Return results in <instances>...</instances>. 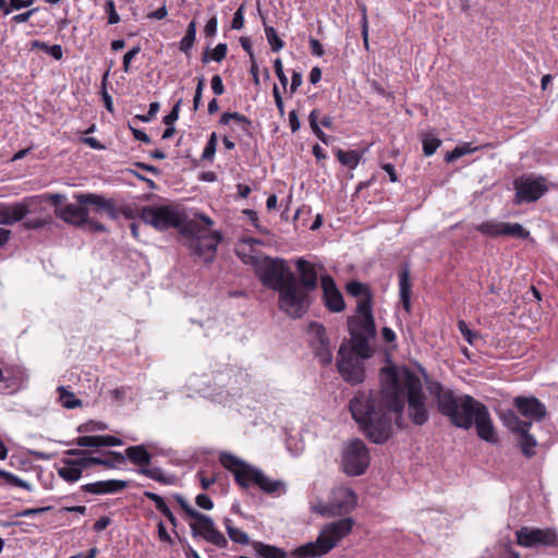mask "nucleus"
<instances>
[{
  "instance_id": "obj_1",
  "label": "nucleus",
  "mask_w": 558,
  "mask_h": 558,
  "mask_svg": "<svg viewBox=\"0 0 558 558\" xmlns=\"http://www.w3.org/2000/svg\"><path fill=\"white\" fill-rule=\"evenodd\" d=\"M384 383L379 391H357L349 409L363 434L375 444L386 442L392 430V413L400 414L408 401V413L413 424L422 426L428 418L426 396L420 378L404 368L402 379L395 367L383 368Z\"/></svg>"
},
{
  "instance_id": "obj_2",
  "label": "nucleus",
  "mask_w": 558,
  "mask_h": 558,
  "mask_svg": "<svg viewBox=\"0 0 558 558\" xmlns=\"http://www.w3.org/2000/svg\"><path fill=\"white\" fill-rule=\"evenodd\" d=\"M141 219L159 231L178 229L186 239L185 245L191 254L206 264L214 262L217 247L223 240L220 231H210L214 220L202 213L189 218L184 210L171 205L145 206L141 211Z\"/></svg>"
},
{
  "instance_id": "obj_3",
  "label": "nucleus",
  "mask_w": 558,
  "mask_h": 558,
  "mask_svg": "<svg viewBox=\"0 0 558 558\" xmlns=\"http://www.w3.org/2000/svg\"><path fill=\"white\" fill-rule=\"evenodd\" d=\"M426 389L435 399L437 410L459 428L469 430L473 425L477 436L489 444L498 442V435L487 407L470 395L457 396L440 381L426 379Z\"/></svg>"
},
{
  "instance_id": "obj_4",
  "label": "nucleus",
  "mask_w": 558,
  "mask_h": 558,
  "mask_svg": "<svg viewBox=\"0 0 558 558\" xmlns=\"http://www.w3.org/2000/svg\"><path fill=\"white\" fill-rule=\"evenodd\" d=\"M426 389L435 399L437 410L459 428L469 430L473 425L477 436L489 444L498 442V435L487 407L470 395L457 396L440 381L426 379Z\"/></svg>"
},
{
  "instance_id": "obj_5",
  "label": "nucleus",
  "mask_w": 558,
  "mask_h": 558,
  "mask_svg": "<svg viewBox=\"0 0 558 558\" xmlns=\"http://www.w3.org/2000/svg\"><path fill=\"white\" fill-rule=\"evenodd\" d=\"M126 458L135 465L147 468L151 462V454L143 445L130 446L125 449V453L117 451H107L105 458L87 456L80 450L72 449V483L78 481L83 471L94 465H104L107 469H114L124 464Z\"/></svg>"
},
{
  "instance_id": "obj_6",
  "label": "nucleus",
  "mask_w": 558,
  "mask_h": 558,
  "mask_svg": "<svg viewBox=\"0 0 558 558\" xmlns=\"http://www.w3.org/2000/svg\"><path fill=\"white\" fill-rule=\"evenodd\" d=\"M221 465L230 471L235 483L242 488L254 485L268 495H282L287 492L286 484L280 480H271L259 469H256L232 453L223 452L219 457Z\"/></svg>"
},
{
  "instance_id": "obj_7",
  "label": "nucleus",
  "mask_w": 558,
  "mask_h": 558,
  "mask_svg": "<svg viewBox=\"0 0 558 558\" xmlns=\"http://www.w3.org/2000/svg\"><path fill=\"white\" fill-rule=\"evenodd\" d=\"M173 499L184 514L191 519L189 526L194 538L201 537L218 548H226L228 546V539L217 529L211 517L195 510L180 494L173 495Z\"/></svg>"
},
{
  "instance_id": "obj_8",
  "label": "nucleus",
  "mask_w": 558,
  "mask_h": 558,
  "mask_svg": "<svg viewBox=\"0 0 558 558\" xmlns=\"http://www.w3.org/2000/svg\"><path fill=\"white\" fill-rule=\"evenodd\" d=\"M80 206L72 205V226H77L89 232H104L105 226L88 217L86 205L95 206L97 211H105L110 218H116V209L110 201L96 194H74Z\"/></svg>"
},
{
  "instance_id": "obj_9",
  "label": "nucleus",
  "mask_w": 558,
  "mask_h": 558,
  "mask_svg": "<svg viewBox=\"0 0 558 558\" xmlns=\"http://www.w3.org/2000/svg\"><path fill=\"white\" fill-rule=\"evenodd\" d=\"M345 290L350 295L357 298L356 312L361 315L360 318L355 320L365 336L375 337L376 325L372 310L373 294L371 289L365 283L353 280L347 283Z\"/></svg>"
},
{
  "instance_id": "obj_10",
  "label": "nucleus",
  "mask_w": 558,
  "mask_h": 558,
  "mask_svg": "<svg viewBox=\"0 0 558 558\" xmlns=\"http://www.w3.org/2000/svg\"><path fill=\"white\" fill-rule=\"evenodd\" d=\"M310 292L299 287L296 278L290 277L289 283L278 291V305L280 311L289 317L301 318L310 308Z\"/></svg>"
},
{
  "instance_id": "obj_11",
  "label": "nucleus",
  "mask_w": 558,
  "mask_h": 558,
  "mask_svg": "<svg viewBox=\"0 0 558 558\" xmlns=\"http://www.w3.org/2000/svg\"><path fill=\"white\" fill-rule=\"evenodd\" d=\"M357 502L355 493L345 487L332 490L330 499L317 501L312 506V511L325 518L342 517L352 512Z\"/></svg>"
},
{
  "instance_id": "obj_12",
  "label": "nucleus",
  "mask_w": 558,
  "mask_h": 558,
  "mask_svg": "<svg viewBox=\"0 0 558 558\" xmlns=\"http://www.w3.org/2000/svg\"><path fill=\"white\" fill-rule=\"evenodd\" d=\"M369 460V452L363 440L355 438L343 446L341 468L347 475H362L368 468Z\"/></svg>"
},
{
  "instance_id": "obj_13",
  "label": "nucleus",
  "mask_w": 558,
  "mask_h": 558,
  "mask_svg": "<svg viewBox=\"0 0 558 558\" xmlns=\"http://www.w3.org/2000/svg\"><path fill=\"white\" fill-rule=\"evenodd\" d=\"M258 276L264 286L277 292L289 283L290 277H295L280 258H266L258 270Z\"/></svg>"
},
{
  "instance_id": "obj_14",
  "label": "nucleus",
  "mask_w": 558,
  "mask_h": 558,
  "mask_svg": "<svg viewBox=\"0 0 558 558\" xmlns=\"http://www.w3.org/2000/svg\"><path fill=\"white\" fill-rule=\"evenodd\" d=\"M517 544L525 548H558V533L553 527L539 529L522 526L515 532Z\"/></svg>"
},
{
  "instance_id": "obj_15",
  "label": "nucleus",
  "mask_w": 558,
  "mask_h": 558,
  "mask_svg": "<svg viewBox=\"0 0 558 558\" xmlns=\"http://www.w3.org/2000/svg\"><path fill=\"white\" fill-rule=\"evenodd\" d=\"M337 368L341 377L352 385L363 383L365 379L363 360L348 354V348L345 344L340 345Z\"/></svg>"
},
{
  "instance_id": "obj_16",
  "label": "nucleus",
  "mask_w": 558,
  "mask_h": 558,
  "mask_svg": "<svg viewBox=\"0 0 558 558\" xmlns=\"http://www.w3.org/2000/svg\"><path fill=\"white\" fill-rule=\"evenodd\" d=\"M353 526L352 518H342L323 525L318 537L319 543L324 544L325 551H331L340 541L352 532Z\"/></svg>"
},
{
  "instance_id": "obj_17",
  "label": "nucleus",
  "mask_w": 558,
  "mask_h": 558,
  "mask_svg": "<svg viewBox=\"0 0 558 558\" xmlns=\"http://www.w3.org/2000/svg\"><path fill=\"white\" fill-rule=\"evenodd\" d=\"M517 203H531L539 199L546 192L545 179L542 177L521 175L513 181Z\"/></svg>"
},
{
  "instance_id": "obj_18",
  "label": "nucleus",
  "mask_w": 558,
  "mask_h": 558,
  "mask_svg": "<svg viewBox=\"0 0 558 558\" xmlns=\"http://www.w3.org/2000/svg\"><path fill=\"white\" fill-rule=\"evenodd\" d=\"M310 331L313 335L311 345L315 356L323 365H329L332 361V352L326 328L322 324L313 322L310 324Z\"/></svg>"
},
{
  "instance_id": "obj_19",
  "label": "nucleus",
  "mask_w": 558,
  "mask_h": 558,
  "mask_svg": "<svg viewBox=\"0 0 558 558\" xmlns=\"http://www.w3.org/2000/svg\"><path fill=\"white\" fill-rule=\"evenodd\" d=\"M323 289L324 305L332 313H340L345 308L343 296L336 286L335 280L329 275L320 277Z\"/></svg>"
},
{
  "instance_id": "obj_20",
  "label": "nucleus",
  "mask_w": 558,
  "mask_h": 558,
  "mask_svg": "<svg viewBox=\"0 0 558 558\" xmlns=\"http://www.w3.org/2000/svg\"><path fill=\"white\" fill-rule=\"evenodd\" d=\"M513 404L518 412L533 421H542L546 414V407L536 397H515Z\"/></svg>"
},
{
  "instance_id": "obj_21",
  "label": "nucleus",
  "mask_w": 558,
  "mask_h": 558,
  "mask_svg": "<svg viewBox=\"0 0 558 558\" xmlns=\"http://www.w3.org/2000/svg\"><path fill=\"white\" fill-rule=\"evenodd\" d=\"M29 199L22 203H0V225L12 226L21 221L29 211Z\"/></svg>"
},
{
  "instance_id": "obj_22",
  "label": "nucleus",
  "mask_w": 558,
  "mask_h": 558,
  "mask_svg": "<svg viewBox=\"0 0 558 558\" xmlns=\"http://www.w3.org/2000/svg\"><path fill=\"white\" fill-rule=\"evenodd\" d=\"M295 265L299 272V287L307 292L316 290L318 275L314 265L304 258H299Z\"/></svg>"
},
{
  "instance_id": "obj_23",
  "label": "nucleus",
  "mask_w": 558,
  "mask_h": 558,
  "mask_svg": "<svg viewBox=\"0 0 558 558\" xmlns=\"http://www.w3.org/2000/svg\"><path fill=\"white\" fill-rule=\"evenodd\" d=\"M128 487V482L122 480H106L98 481L95 483L85 484L81 487L82 492L105 495V494H117Z\"/></svg>"
},
{
  "instance_id": "obj_24",
  "label": "nucleus",
  "mask_w": 558,
  "mask_h": 558,
  "mask_svg": "<svg viewBox=\"0 0 558 558\" xmlns=\"http://www.w3.org/2000/svg\"><path fill=\"white\" fill-rule=\"evenodd\" d=\"M348 354L356 356L359 359H368L372 355L367 336L351 330V348L348 349Z\"/></svg>"
},
{
  "instance_id": "obj_25",
  "label": "nucleus",
  "mask_w": 558,
  "mask_h": 558,
  "mask_svg": "<svg viewBox=\"0 0 558 558\" xmlns=\"http://www.w3.org/2000/svg\"><path fill=\"white\" fill-rule=\"evenodd\" d=\"M144 496L147 499L151 500L155 504L156 509L167 518L169 523L172 525L173 533L175 534L178 539L181 543H183V539L180 537L179 533L175 530L178 526V520H177L175 515L173 514V512L171 511V509L166 504L165 499L161 496H159L158 494L148 492V490L144 492Z\"/></svg>"
},
{
  "instance_id": "obj_26",
  "label": "nucleus",
  "mask_w": 558,
  "mask_h": 558,
  "mask_svg": "<svg viewBox=\"0 0 558 558\" xmlns=\"http://www.w3.org/2000/svg\"><path fill=\"white\" fill-rule=\"evenodd\" d=\"M399 292L402 307L407 313L411 312V278L410 270L408 267L402 268L399 271Z\"/></svg>"
},
{
  "instance_id": "obj_27",
  "label": "nucleus",
  "mask_w": 558,
  "mask_h": 558,
  "mask_svg": "<svg viewBox=\"0 0 558 558\" xmlns=\"http://www.w3.org/2000/svg\"><path fill=\"white\" fill-rule=\"evenodd\" d=\"M326 554H328V551H325L324 544L319 543V537L317 536L315 542H310L296 547L291 553V556L293 558H316Z\"/></svg>"
},
{
  "instance_id": "obj_28",
  "label": "nucleus",
  "mask_w": 558,
  "mask_h": 558,
  "mask_svg": "<svg viewBox=\"0 0 558 558\" xmlns=\"http://www.w3.org/2000/svg\"><path fill=\"white\" fill-rule=\"evenodd\" d=\"M530 429L531 428H525L520 434H518L519 435L518 444H519L520 450H521L522 454L527 459H531L536 454L535 448L538 445L535 437L532 434H530Z\"/></svg>"
},
{
  "instance_id": "obj_29",
  "label": "nucleus",
  "mask_w": 558,
  "mask_h": 558,
  "mask_svg": "<svg viewBox=\"0 0 558 558\" xmlns=\"http://www.w3.org/2000/svg\"><path fill=\"white\" fill-rule=\"evenodd\" d=\"M256 554L262 558H287V553L277 546L264 544L262 542H253L252 544Z\"/></svg>"
},
{
  "instance_id": "obj_30",
  "label": "nucleus",
  "mask_w": 558,
  "mask_h": 558,
  "mask_svg": "<svg viewBox=\"0 0 558 558\" xmlns=\"http://www.w3.org/2000/svg\"><path fill=\"white\" fill-rule=\"evenodd\" d=\"M231 121L236 123L243 132H245V133L250 132V128L252 126V121L246 116H244L240 112H236V111L235 112H225L221 114V117L219 119V124L228 125Z\"/></svg>"
},
{
  "instance_id": "obj_31",
  "label": "nucleus",
  "mask_w": 558,
  "mask_h": 558,
  "mask_svg": "<svg viewBox=\"0 0 558 558\" xmlns=\"http://www.w3.org/2000/svg\"><path fill=\"white\" fill-rule=\"evenodd\" d=\"M502 236L517 240H532L530 231L519 222H504Z\"/></svg>"
},
{
  "instance_id": "obj_32",
  "label": "nucleus",
  "mask_w": 558,
  "mask_h": 558,
  "mask_svg": "<svg viewBox=\"0 0 558 558\" xmlns=\"http://www.w3.org/2000/svg\"><path fill=\"white\" fill-rule=\"evenodd\" d=\"M504 423L514 434H520L525 428L532 427L531 421L521 420L513 411L504 415Z\"/></svg>"
},
{
  "instance_id": "obj_33",
  "label": "nucleus",
  "mask_w": 558,
  "mask_h": 558,
  "mask_svg": "<svg viewBox=\"0 0 558 558\" xmlns=\"http://www.w3.org/2000/svg\"><path fill=\"white\" fill-rule=\"evenodd\" d=\"M196 41V22L193 20L189 23L185 35L180 40L179 49L186 56L191 54V50Z\"/></svg>"
},
{
  "instance_id": "obj_34",
  "label": "nucleus",
  "mask_w": 558,
  "mask_h": 558,
  "mask_svg": "<svg viewBox=\"0 0 558 558\" xmlns=\"http://www.w3.org/2000/svg\"><path fill=\"white\" fill-rule=\"evenodd\" d=\"M502 228L504 222L496 220H487L475 227L480 233L489 238L502 236Z\"/></svg>"
},
{
  "instance_id": "obj_35",
  "label": "nucleus",
  "mask_w": 558,
  "mask_h": 558,
  "mask_svg": "<svg viewBox=\"0 0 558 558\" xmlns=\"http://www.w3.org/2000/svg\"><path fill=\"white\" fill-rule=\"evenodd\" d=\"M228 52V46L225 43L218 44L213 50H209L208 48L202 53V62L204 64H207L209 61H216L221 62L226 57Z\"/></svg>"
},
{
  "instance_id": "obj_36",
  "label": "nucleus",
  "mask_w": 558,
  "mask_h": 558,
  "mask_svg": "<svg viewBox=\"0 0 558 558\" xmlns=\"http://www.w3.org/2000/svg\"><path fill=\"white\" fill-rule=\"evenodd\" d=\"M480 149L477 146H473L471 143H463L461 145L456 146L451 151H448L445 155L446 162H452L468 154L475 153Z\"/></svg>"
},
{
  "instance_id": "obj_37",
  "label": "nucleus",
  "mask_w": 558,
  "mask_h": 558,
  "mask_svg": "<svg viewBox=\"0 0 558 558\" xmlns=\"http://www.w3.org/2000/svg\"><path fill=\"white\" fill-rule=\"evenodd\" d=\"M265 35L271 50L278 52L284 47V41L278 36L276 29L272 26L266 24L265 17L262 15Z\"/></svg>"
},
{
  "instance_id": "obj_38",
  "label": "nucleus",
  "mask_w": 558,
  "mask_h": 558,
  "mask_svg": "<svg viewBox=\"0 0 558 558\" xmlns=\"http://www.w3.org/2000/svg\"><path fill=\"white\" fill-rule=\"evenodd\" d=\"M337 158L341 165L350 169H355L360 162V155L355 150L343 151L339 149L337 151Z\"/></svg>"
},
{
  "instance_id": "obj_39",
  "label": "nucleus",
  "mask_w": 558,
  "mask_h": 558,
  "mask_svg": "<svg viewBox=\"0 0 558 558\" xmlns=\"http://www.w3.org/2000/svg\"><path fill=\"white\" fill-rule=\"evenodd\" d=\"M423 153L429 157L440 147L441 141L438 137L425 134L422 137Z\"/></svg>"
},
{
  "instance_id": "obj_40",
  "label": "nucleus",
  "mask_w": 558,
  "mask_h": 558,
  "mask_svg": "<svg viewBox=\"0 0 558 558\" xmlns=\"http://www.w3.org/2000/svg\"><path fill=\"white\" fill-rule=\"evenodd\" d=\"M457 326L459 331L461 332V335L463 336L465 341H468L469 344L474 345L476 340L480 339L481 336L478 331L472 330L463 319L458 320Z\"/></svg>"
},
{
  "instance_id": "obj_41",
  "label": "nucleus",
  "mask_w": 558,
  "mask_h": 558,
  "mask_svg": "<svg viewBox=\"0 0 558 558\" xmlns=\"http://www.w3.org/2000/svg\"><path fill=\"white\" fill-rule=\"evenodd\" d=\"M140 473L160 483V484H170L171 481L167 478L160 468H143L140 469Z\"/></svg>"
},
{
  "instance_id": "obj_42",
  "label": "nucleus",
  "mask_w": 558,
  "mask_h": 558,
  "mask_svg": "<svg viewBox=\"0 0 558 558\" xmlns=\"http://www.w3.org/2000/svg\"><path fill=\"white\" fill-rule=\"evenodd\" d=\"M217 149V134L213 132L202 154V158L207 161H213Z\"/></svg>"
},
{
  "instance_id": "obj_43",
  "label": "nucleus",
  "mask_w": 558,
  "mask_h": 558,
  "mask_svg": "<svg viewBox=\"0 0 558 558\" xmlns=\"http://www.w3.org/2000/svg\"><path fill=\"white\" fill-rule=\"evenodd\" d=\"M0 477H3L11 485L22 487L27 490L32 489L29 483L4 470H0Z\"/></svg>"
},
{
  "instance_id": "obj_44",
  "label": "nucleus",
  "mask_w": 558,
  "mask_h": 558,
  "mask_svg": "<svg viewBox=\"0 0 558 558\" xmlns=\"http://www.w3.org/2000/svg\"><path fill=\"white\" fill-rule=\"evenodd\" d=\"M73 444L80 447H100V435L81 436L72 440V445Z\"/></svg>"
},
{
  "instance_id": "obj_45",
  "label": "nucleus",
  "mask_w": 558,
  "mask_h": 558,
  "mask_svg": "<svg viewBox=\"0 0 558 558\" xmlns=\"http://www.w3.org/2000/svg\"><path fill=\"white\" fill-rule=\"evenodd\" d=\"M36 47H39L44 52H46L47 54L51 56L53 59L56 60H59L62 58V48L60 45H52V46H49L47 44H44V43H37L35 41L34 44Z\"/></svg>"
},
{
  "instance_id": "obj_46",
  "label": "nucleus",
  "mask_w": 558,
  "mask_h": 558,
  "mask_svg": "<svg viewBox=\"0 0 558 558\" xmlns=\"http://www.w3.org/2000/svg\"><path fill=\"white\" fill-rule=\"evenodd\" d=\"M229 537L238 544L247 545L250 543L248 535L240 529H228Z\"/></svg>"
},
{
  "instance_id": "obj_47",
  "label": "nucleus",
  "mask_w": 558,
  "mask_h": 558,
  "mask_svg": "<svg viewBox=\"0 0 558 558\" xmlns=\"http://www.w3.org/2000/svg\"><path fill=\"white\" fill-rule=\"evenodd\" d=\"M108 428L107 424L102 422L89 421L85 424H82L77 427L80 433H89L95 430H106Z\"/></svg>"
},
{
  "instance_id": "obj_48",
  "label": "nucleus",
  "mask_w": 558,
  "mask_h": 558,
  "mask_svg": "<svg viewBox=\"0 0 558 558\" xmlns=\"http://www.w3.org/2000/svg\"><path fill=\"white\" fill-rule=\"evenodd\" d=\"M244 3H242L236 11L234 12L232 22H231V28L232 29H242L244 26Z\"/></svg>"
},
{
  "instance_id": "obj_49",
  "label": "nucleus",
  "mask_w": 558,
  "mask_h": 558,
  "mask_svg": "<svg viewBox=\"0 0 558 558\" xmlns=\"http://www.w3.org/2000/svg\"><path fill=\"white\" fill-rule=\"evenodd\" d=\"M105 12L108 14V23L117 24L120 22V16L116 11V4L113 0H108L105 4Z\"/></svg>"
},
{
  "instance_id": "obj_50",
  "label": "nucleus",
  "mask_w": 558,
  "mask_h": 558,
  "mask_svg": "<svg viewBox=\"0 0 558 558\" xmlns=\"http://www.w3.org/2000/svg\"><path fill=\"white\" fill-rule=\"evenodd\" d=\"M204 86H205V80L203 76H201L197 78V85H196L195 94H194V98H193L194 111L198 110V108L201 106Z\"/></svg>"
},
{
  "instance_id": "obj_51",
  "label": "nucleus",
  "mask_w": 558,
  "mask_h": 558,
  "mask_svg": "<svg viewBox=\"0 0 558 558\" xmlns=\"http://www.w3.org/2000/svg\"><path fill=\"white\" fill-rule=\"evenodd\" d=\"M141 52V46H134L130 49L123 57V71L125 73L130 72L132 60Z\"/></svg>"
},
{
  "instance_id": "obj_52",
  "label": "nucleus",
  "mask_w": 558,
  "mask_h": 558,
  "mask_svg": "<svg viewBox=\"0 0 558 558\" xmlns=\"http://www.w3.org/2000/svg\"><path fill=\"white\" fill-rule=\"evenodd\" d=\"M274 70H275V73H276L280 84L286 89L287 85H288V77H287V75L283 72V64H282V61H281L280 58H277L274 61Z\"/></svg>"
},
{
  "instance_id": "obj_53",
  "label": "nucleus",
  "mask_w": 558,
  "mask_h": 558,
  "mask_svg": "<svg viewBox=\"0 0 558 558\" xmlns=\"http://www.w3.org/2000/svg\"><path fill=\"white\" fill-rule=\"evenodd\" d=\"M196 477L199 480V485L203 490L209 489V487L217 481L215 475L207 476L205 471H198L196 473Z\"/></svg>"
},
{
  "instance_id": "obj_54",
  "label": "nucleus",
  "mask_w": 558,
  "mask_h": 558,
  "mask_svg": "<svg viewBox=\"0 0 558 558\" xmlns=\"http://www.w3.org/2000/svg\"><path fill=\"white\" fill-rule=\"evenodd\" d=\"M195 504L204 510H211L214 508V501L206 494H198L195 497Z\"/></svg>"
},
{
  "instance_id": "obj_55",
  "label": "nucleus",
  "mask_w": 558,
  "mask_h": 558,
  "mask_svg": "<svg viewBox=\"0 0 558 558\" xmlns=\"http://www.w3.org/2000/svg\"><path fill=\"white\" fill-rule=\"evenodd\" d=\"M182 100L180 99L172 108V110L163 117V123L166 125H173V123L179 119L180 106Z\"/></svg>"
},
{
  "instance_id": "obj_56",
  "label": "nucleus",
  "mask_w": 558,
  "mask_h": 558,
  "mask_svg": "<svg viewBox=\"0 0 558 558\" xmlns=\"http://www.w3.org/2000/svg\"><path fill=\"white\" fill-rule=\"evenodd\" d=\"M272 96H274V99H275V104H276V107L278 109V112L281 117L284 116V102H283V99H282V96H281V93L279 90V87L277 86V84L274 85L272 87Z\"/></svg>"
},
{
  "instance_id": "obj_57",
  "label": "nucleus",
  "mask_w": 558,
  "mask_h": 558,
  "mask_svg": "<svg viewBox=\"0 0 558 558\" xmlns=\"http://www.w3.org/2000/svg\"><path fill=\"white\" fill-rule=\"evenodd\" d=\"M157 532H158V538L162 543H167L169 545H173V539L171 535L168 533L165 523L162 521H159L157 524Z\"/></svg>"
},
{
  "instance_id": "obj_58",
  "label": "nucleus",
  "mask_w": 558,
  "mask_h": 558,
  "mask_svg": "<svg viewBox=\"0 0 558 558\" xmlns=\"http://www.w3.org/2000/svg\"><path fill=\"white\" fill-rule=\"evenodd\" d=\"M218 20L216 15H213L204 27V34L206 37H213L217 33Z\"/></svg>"
},
{
  "instance_id": "obj_59",
  "label": "nucleus",
  "mask_w": 558,
  "mask_h": 558,
  "mask_svg": "<svg viewBox=\"0 0 558 558\" xmlns=\"http://www.w3.org/2000/svg\"><path fill=\"white\" fill-rule=\"evenodd\" d=\"M211 89L216 96H221L225 93V85L220 75L216 74L211 77Z\"/></svg>"
},
{
  "instance_id": "obj_60",
  "label": "nucleus",
  "mask_w": 558,
  "mask_h": 558,
  "mask_svg": "<svg viewBox=\"0 0 558 558\" xmlns=\"http://www.w3.org/2000/svg\"><path fill=\"white\" fill-rule=\"evenodd\" d=\"M122 444V440L116 436L100 435V447L121 446Z\"/></svg>"
},
{
  "instance_id": "obj_61",
  "label": "nucleus",
  "mask_w": 558,
  "mask_h": 558,
  "mask_svg": "<svg viewBox=\"0 0 558 558\" xmlns=\"http://www.w3.org/2000/svg\"><path fill=\"white\" fill-rule=\"evenodd\" d=\"M318 117L319 111L317 109H313L308 116L310 126L314 134H317L322 130L318 124Z\"/></svg>"
},
{
  "instance_id": "obj_62",
  "label": "nucleus",
  "mask_w": 558,
  "mask_h": 558,
  "mask_svg": "<svg viewBox=\"0 0 558 558\" xmlns=\"http://www.w3.org/2000/svg\"><path fill=\"white\" fill-rule=\"evenodd\" d=\"M303 76L301 72L293 71L291 76L290 94H294L298 88L302 85Z\"/></svg>"
},
{
  "instance_id": "obj_63",
  "label": "nucleus",
  "mask_w": 558,
  "mask_h": 558,
  "mask_svg": "<svg viewBox=\"0 0 558 558\" xmlns=\"http://www.w3.org/2000/svg\"><path fill=\"white\" fill-rule=\"evenodd\" d=\"M308 43L311 47V52L314 56L322 57L325 53L323 45L319 43L318 39L311 37Z\"/></svg>"
},
{
  "instance_id": "obj_64",
  "label": "nucleus",
  "mask_w": 558,
  "mask_h": 558,
  "mask_svg": "<svg viewBox=\"0 0 558 558\" xmlns=\"http://www.w3.org/2000/svg\"><path fill=\"white\" fill-rule=\"evenodd\" d=\"M289 125L293 133L298 132L301 128L299 116L296 110H291L289 112Z\"/></svg>"
}]
</instances>
